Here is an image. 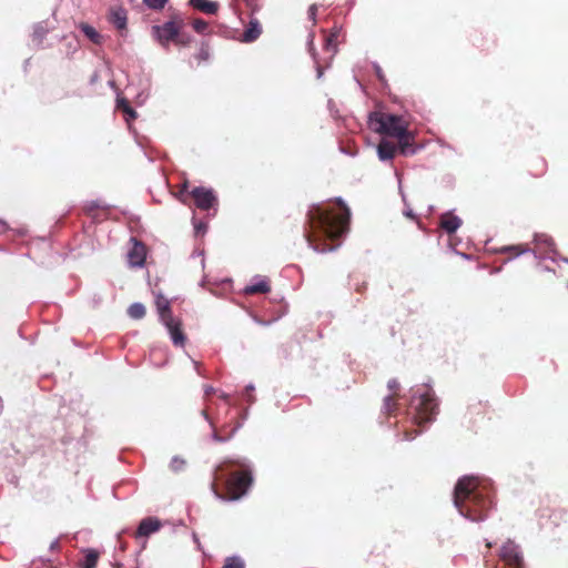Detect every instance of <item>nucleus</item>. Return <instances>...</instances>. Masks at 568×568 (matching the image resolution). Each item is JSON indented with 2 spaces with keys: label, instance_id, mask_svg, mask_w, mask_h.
<instances>
[{
  "label": "nucleus",
  "instance_id": "nucleus-43",
  "mask_svg": "<svg viewBox=\"0 0 568 568\" xmlns=\"http://www.w3.org/2000/svg\"><path fill=\"white\" fill-rule=\"evenodd\" d=\"M202 414L205 416V418H207L206 410H202Z\"/></svg>",
  "mask_w": 568,
  "mask_h": 568
},
{
  "label": "nucleus",
  "instance_id": "nucleus-22",
  "mask_svg": "<svg viewBox=\"0 0 568 568\" xmlns=\"http://www.w3.org/2000/svg\"><path fill=\"white\" fill-rule=\"evenodd\" d=\"M190 4L207 14H215L219 10V3L210 0H190Z\"/></svg>",
  "mask_w": 568,
  "mask_h": 568
},
{
  "label": "nucleus",
  "instance_id": "nucleus-19",
  "mask_svg": "<svg viewBox=\"0 0 568 568\" xmlns=\"http://www.w3.org/2000/svg\"><path fill=\"white\" fill-rule=\"evenodd\" d=\"M271 291L270 281L267 278H261L258 282L253 283L244 287L243 292L245 295L265 294Z\"/></svg>",
  "mask_w": 568,
  "mask_h": 568
},
{
  "label": "nucleus",
  "instance_id": "nucleus-21",
  "mask_svg": "<svg viewBox=\"0 0 568 568\" xmlns=\"http://www.w3.org/2000/svg\"><path fill=\"white\" fill-rule=\"evenodd\" d=\"M116 109L123 113L124 119L128 123H131L138 116L136 111L130 105L129 101L125 98L116 99Z\"/></svg>",
  "mask_w": 568,
  "mask_h": 568
},
{
  "label": "nucleus",
  "instance_id": "nucleus-15",
  "mask_svg": "<svg viewBox=\"0 0 568 568\" xmlns=\"http://www.w3.org/2000/svg\"><path fill=\"white\" fill-rule=\"evenodd\" d=\"M126 10L122 7H114L110 9L109 21L120 31L126 29Z\"/></svg>",
  "mask_w": 568,
  "mask_h": 568
},
{
  "label": "nucleus",
  "instance_id": "nucleus-12",
  "mask_svg": "<svg viewBox=\"0 0 568 568\" xmlns=\"http://www.w3.org/2000/svg\"><path fill=\"white\" fill-rule=\"evenodd\" d=\"M146 258V247L141 242H134L128 253V261L131 266H142Z\"/></svg>",
  "mask_w": 568,
  "mask_h": 568
},
{
  "label": "nucleus",
  "instance_id": "nucleus-8",
  "mask_svg": "<svg viewBox=\"0 0 568 568\" xmlns=\"http://www.w3.org/2000/svg\"><path fill=\"white\" fill-rule=\"evenodd\" d=\"M191 196L194 200L195 206L202 211L213 209L217 204V197L211 189L203 186L194 187Z\"/></svg>",
  "mask_w": 568,
  "mask_h": 568
},
{
  "label": "nucleus",
  "instance_id": "nucleus-32",
  "mask_svg": "<svg viewBox=\"0 0 568 568\" xmlns=\"http://www.w3.org/2000/svg\"><path fill=\"white\" fill-rule=\"evenodd\" d=\"M170 466H171L172 470L180 471L184 468L185 460L180 457H174V458H172Z\"/></svg>",
  "mask_w": 568,
  "mask_h": 568
},
{
  "label": "nucleus",
  "instance_id": "nucleus-13",
  "mask_svg": "<svg viewBox=\"0 0 568 568\" xmlns=\"http://www.w3.org/2000/svg\"><path fill=\"white\" fill-rule=\"evenodd\" d=\"M160 527H161V523L156 518H152V517L144 518L140 523L134 536L136 538L148 537L151 534L158 531L160 529Z\"/></svg>",
  "mask_w": 568,
  "mask_h": 568
},
{
  "label": "nucleus",
  "instance_id": "nucleus-31",
  "mask_svg": "<svg viewBox=\"0 0 568 568\" xmlns=\"http://www.w3.org/2000/svg\"><path fill=\"white\" fill-rule=\"evenodd\" d=\"M387 387L390 392L389 395H394L395 397H398V392L400 389V385L397 379H395V378L389 379L387 383Z\"/></svg>",
  "mask_w": 568,
  "mask_h": 568
},
{
  "label": "nucleus",
  "instance_id": "nucleus-2",
  "mask_svg": "<svg viewBox=\"0 0 568 568\" xmlns=\"http://www.w3.org/2000/svg\"><path fill=\"white\" fill-rule=\"evenodd\" d=\"M494 489L474 476L458 479L454 489V504L459 513L473 521L484 520L494 505Z\"/></svg>",
  "mask_w": 568,
  "mask_h": 568
},
{
  "label": "nucleus",
  "instance_id": "nucleus-5",
  "mask_svg": "<svg viewBox=\"0 0 568 568\" xmlns=\"http://www.w3.org/2000/svg\"><path fill=\"white\" fill-rule=\"evenodd\" d=\"M223 467H237L239 470L231 471L225 481V493L216 495L227 500H237L243 497L253 483V476L250 465L245 459H225Z\"/></svg>",
  "mask_w": 568,
  "mask_h": 568
},
{
  "label": "nucleus",
  "instance_id": "nucleus-7",
  "mask_svg": "<svg viewBox=\"0 0 568 568\" xmlns=\"http://www.w3.org/2000/svg\"><path fill=\"white\" fill-rule=\"evenodd\" d=\"M488 413L489 406L487 403L480 400L470 403L464 415L467 429L471 432L480 429L489 419Z\"/></svg>",
  "mask_w": 568,
  "mask_h": 568
},
{
  "label": "nucleus",
  "instance_id": "nucleus-25",
  "mask_svg": "<svg viewBox=\"0 0 568 568\" xmlns=\"http://www.w3.org/2000/svg\"><path fill=\"white\" fill-rule=\"evenodd\" d=\"M80 28L84 36L89 38L93 43L100 44L102 42V36L90 24L82 23Z\"/></svg>",
  "mask_w": 568,
  "mask_h": 568
},
{
  "label": "nucleus",
  "instance_id": "nucleus-29",
  "mask_svg": "<svg viewBox=\"0 0 568 568\" xmlns=\"http://www.w3.org/2000/svg\"><path fill=\"white\" fill-rule=\"evenodd\" d=\"M222 568H245V564L240 557H229Z\"/></svg>",
  "mask_w": 568,
  "mask_h": 568
},
{
  "label": "nucleus",
  "instance_id": "nucleus-17",
  "mask_svg": "<svg viewBox=\"0 0 568 568\" xmlns=\"http://www.w3.org/2000/svg\"><path fill=\"white\" fill-rule=\"evenodd\" d=\"M462 225V220L453 213H445L440 216L439 226L448 234L455 233Z\"/></svg>",
  "mask_w": 568,
  "mask_h": 568
},
{
  "label": "nucleus",
  "instance_id": "nucleus-6",
  "mask_svg": "<svg viewBox=\"0 0 568 568\" xmlns=\"http://www.w3.org/2000/svg\"><path fill=\"white\" fill-rule=\"evenodd\" d=\"M337 30H332L328 34L325 36L323 53L321 57H318L313 51V49H311L318 78L322 77L324 70L331 65L335 54L337 53Z\"/></svg>",
  "mask_w": 568,
  "mask_h": 568
},
{
  "label": "nucleus",
  "instance_id": "nucleus-20",
  "mask_svg": "<svg viewBox=\"0 0 568 568\" xmlns=\"http://www.w3.org/2000/svg\"><path fill=\"white\" fill-rule=\"evenodd\" d=\"M83 558L79 561L80 568H95L100 554L98 550L89 548L82 551Z\"/></svg>",
  "mask_w": 568,
  "mask_h": 568
},
{
  "label": "nucleus",
  "instance_id": "nucleus-23",
  "mask_svg": "<svg viewBox=\"0 0 568 568\" xmlns=\"http://www.w3.org/2000/svg\"><path fill=\"white\" fill-rule=\"evenodd\" d=\"M155 306L159 312L160 321L168 320L173 316L170 301L162 295H158Z\"/></svg>",
  "mask_w": 568,
  "mask_h": 568
},
{
  "label": "nucleus",
  "instance_id": "nucleus-10",
  "mask_svg": "<svg viewBox=\"0 0 568 568\" xmlns=\"http://www.w3.org/2000/svg\"><path fill=\"white\" fill-rule=\"evenodd\" d=\"M169 331L170 337L174 346L183 347L186 343V335L183 332V323L179 317L171 316L168 320L161 321Z\"/></svg>",
  "mask_w": 568,
  "mask_h": 568
},
{
  "label": "nucleus",
  "instance_id": "nucleus-34",
  "mask_svg": "<svg viewBox=\"0 0 568 568\" xmlns=\"http://www.w3.org/2000/svg\"><path fill=\"white\" fill-rule=\"evenodd\" d=\"M191 41V37L179 31V39H174V43L178 45H186Z\"/></svg>",
  "mask_w": 568,
  "mask_h": 568
},
{
  "label": "nucleus",
  "instance_id": "nucleus-11",
  "mask_svg": "<svg viewBox=\"0 0 568 568\" xmlns=\"http://www.w3.org/2000/svg\"><path fill=\"white\" fill-rule=\"evenodd\" d=\"M179 29L180 26L174 21H168L162 26L153 27L154 33L163 47H168L169 42L179 39Z\"/></svg>",
  "mask_w": 568,
  "mask_h": 568
},
{
  "label": "nucleus",
  "instance_id": "nucleus-35",
  "mask_svg": "<svg viewBox=\"0 0 568 568\" xmlns=\"http://www.w3.org/2000/svg\"><path fill=\"white\" fill-rule=\"evenodd\" d=\"M244 2L252 13H255L261 9L258 0H244Z\"/></svg>",
  "mask_w": 568,
  "mask_h": 568
},
{
  "label": "nucleus",
  "instance_id": "nucleus-3",
  "mask_svg": "<svg viewBox=\"0 0 568 568\" xmlns=\"http://www.w3.org/2000/svg\"><path fill=\"white\" fill-rule=\"evenodd\" d=\"M369 124L373 130L379 134L396 138L399 143V153L409 156L416 153L414 145L415 136L408 131V123L403 116L374 112L369 115Z\"/></svg>",
  "mask_w": 568,
  "mask_h": 568
},
{
  "label": "nucleus",
  "instance_id": "nucleus-37",
  "mask_svg": "<svg viewBox=\"0 0 568 568\" xmlns=\"http://www.w3.org/2000/svg\"><path fill=\"white\" fill-rule=\"evenodd\" d=\"M209 58V50H207V47H205L204 44L201 47L199 53H197V59L200 61H205L207 60Z\"/></svg>",
  "mask_w": 568,
  "mask_h": 568
},
{
  "label": "nucleus",
  "instance_id": "nucleus-41",
  "mask_svg": "<svg viewBox=\"0 0 568 568\" xmlns=\"http://www.w3.org/2000/svg\"><path fill=\"white\" fill-rule=\"evenodd\" d=\"M376 72H377V75H378L379 78H382V75H381V68H379V67H376Z\"/></svg>",
  "mask_w": 568,
  "mask_h": 568
},
{
  "label": "nucleus",
  "instance_id": "nucleus-27",
  "mask_svg": "<svg viewBox=\"0 0 568 568\" xmlns=\"http://www.w3.org/2000/svg\"><path fill=\"white\" fill-rule=\"evenodd\" d=\"M100 210H105V207L101 206V204L97 201H91L83 206L84 213L93 219L99 216Z\"/></svg>",
  "mask_w": 568,
  "mask_h": 568
},
{
  "label": "nucleus",
  "instance_id": "nucleus-33",
  "mask_svg": "<svg viewBox=\"0 0 568 568\" xmlns=\"http://www.w3.org/2000/svg\"><path fill=\"white\" fill-rule=\"evenodd\" d=\"M193 29L199 33H203L207 29V22L202 19H195L193 21Z\"/></svg>",
  "mask_w": 568,
  "mask_h": 568
},
{
  "label": "nucleus",
  "instance_id": "nucleus-18",
  "mask_svg": "<svg viewBox=\"0 0 568 568\" xmlns=\"http://www.w3.org/2000/svg\"><path fill=\"white\" fill-rule=\"evenodd\" d=\"M239 427H240V424L235 423L233 426L225 425L221 429H214L213 438L215 442H219V443L227 442L229 439H231L233 437V435L239 429Z\"/></svg>",
  "mask_w": 568,
  "mask_h": 568
},
{
  "label": "nucleus",
  "instance_id": "nucleus-24",
  "mask_svg": "<svg viewBox=\"0 0 568 568\" xmlns=\"http://www.w3.org/2000/svg\"><path fill=\"white\" fill-rule=\"evenodd\" d=\"M398 409V397L387 395L384 398L382 410L385 415L390 416Z\"/></svg>",
  "mask_w": 568,
  "mask_h": 568
},
{
  "label": "nucleus",
  "instance_id": "nucleus-26",
  "mask_svg": "<svg viewBox=\"0 0 568 568\" xmlns=\"http://www.w3.org/2000/svg\"><path fill=\"white\" fill-rule=\"evenodd\" d=\"M128 314L131 318L141 320L145 316L146 310L142 303H133L128 308Z\"/></svg>",
  "mask_w": 568,
  "mask_h": 568
},
{
  "label": "nucleus",
  "instance_id": "nucleus-42",
  "mask_svg": "<svg viewBox=\"0 0 568 568\" xmlns=\"http://www.w3.org/2000/svg\"><path fill=\"white\" fill-rule=\"evenodd\" d=\"M487 548H491V544L489 541L486 542Z\"/></svg>",
  "mask_w": 568,
  "mask_h": 568
},
{
  "label": "nucleus",
  "instance_id": "nucleus-40",
  "mask_svg": "<svg viewBox=\"0 0 568 568\" xmlns=\"http://www.w3.org/2000/svg\"><path fill=\"white\" fill-rule=\"evenodd\" d=\"M220 397H221L222 399H224V400H227V398H229V396H227L226 394H224V393H222V394L220 395Z\"/></svg>",
  "mask_w": 568,
  "mask_h": 568
},
{
  "label": "nucleus",
  "instance_id": "nucleus-4",
  "mask_svg": "<svg viewBox=\"0 0 568 568\" xmlns=\"http://www.w3.org/2000/svg\"><path fill=\"white\" fill-rule=\"evenodd\" d=\"M412 405L414 406L412 423L418 428L405 429L404 439L406 440L415 438L422 432L419 428L425 424L432 423L439 412L437 397L427 385H423L415 390Z\"/></svg>",
  "mask_w": 568,
  "mask_h": 568
},
{
  "label": "nucleus",
  "instance_id": "nucleus-28",
  "mask_svg": "<svg viewBox=\"0 0 568 568\" xmlns=\"http://www.w3.org/2000/svg\"><path fill=\"white\" fill-rule=\"evenodd\" d=\"M528 251L529 247L527 244L510 245L500 248L501 253H511L513 256H519L520 254L526 253Z\"/></svg>",
  "mask_w": 568,
  "mask_h": 568
},
{
  "label": "nucleus",
  "instance_id": "nucleus-1",
  "mask_svg": "<svg viewBox=\"0 0 568 568\" xmlns=\"http://www.w3.org/2000/svg\"><path fill=\"white\" fill-rule=\"evenodd\" d=\"M351 211L342 199L328 201L326 205L314 204L306 214L304 237L316 252L333 250L328 241H335L349 229Z\"/></svg>",
  "mask_w": 568,
  "mask_h": 568
},
{
  "label": "nucleus",
  "instance_id": "nucleus-30",
  "mask_svg": "<svg viewBox=\"0 0 568 568\" xmlns=\"http://www.w3.org/2000/svg\"><path fill=\"white\" fill-rule=\"evenodd\" d=\"M143 2L153 10H161L165 7L168 0H143Z\"/></svg>",
  "mask_w": 568,
  "mask_h": 568
},
{
  "label": "nucleus",
  "instance_id": "nucleus-39",
  "mask_svg": "<svg viewBox=\"0 0 568 568\" xmlns=\"http://www.w3.org/2000/svg\"><path fill=\"white\" fill-rule=\"evenodd\" d=\"M204 392L206 396H211L212 394L215 393V389L212 386L206 385Z\"/></svg>",
  "mask_w": 568,
  "mask_h": 568
},
{
  "label": "nucleus",
  "instance_id": "nucleus-9",
  "mask_svg": "<svg viewBox=\"0 0 568 568\" xmlns=\"http://www.w3.org/2000/svg\"><path fill=\"white\" fill-rule=\"evenodd\" d=\"M500 559L506 568H524V559L518 546L511 541L506 542L500 549Z\"/></svg>",
  "mask_w": 568,
  "mask_h": 568
},
{
  "label": "nucleus",
  "instance_id": "nucleus-38",
  "mask_svg": "<svg viewBox=\"0 0 568 568\" xmlns=\"http://www.w3.org/2000/svg\"><path fill=\"white\" fill-rule=\"evenodd\" d=\"M316 13H317V7H316V4H312L308 8V17L313 21V23H315V21H316Z\"/></svg>",
  "mask_w": 568,
  "mask_h": 568
},
{
  "label": "nucleus",
  "instance_id": "nucleus-36",
  "mask_svg": "<svg viewBox=\"0 0 568 568\" xmlns=\"http://www.w3.org/2000/svg\"><path fill=\"white\" fill-rule=\"evenodd\" d=\"M547 171V163L545 160H540L538 164L537 171L534 173V176L539 178L542 176Z\"/></svg>",
  "mask_w": 568,
  "mask_h": 568
},
{
  "label": "nucleus",
  "instance_id": "nucleus-14",
  "mask_svg": "<svg viewBox=\"0 0 568 568\" xmlns=\"http://www.w3.org/2000/svg\"><path fill=\"white\" fill-rule=\"evenodd\" d=\"M397 152H399V143L396 145L394 142L386 139H383L377 146L378 158L382 161L394 159Z\"/></svg>",
  "mask_w": 568,
  "mask_h": 568
},
{
  "label": "nucleus",
  "instance_id": "nucleus-16",
  "mask_svg": "<svg viewBox=\"0 0 568 568\" xmlns=\"http://www.w3.org/2000/svg\"><path fill=\"white\" fill-rule=\"evenodd\" d=\"M262 33V27L257 19L251 18L245 31L242 34L241 40L250 43L258 39Z\"/></svg>",
  "mask_w": 568,
  "mask_h": 568
}]
</instances>
